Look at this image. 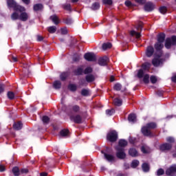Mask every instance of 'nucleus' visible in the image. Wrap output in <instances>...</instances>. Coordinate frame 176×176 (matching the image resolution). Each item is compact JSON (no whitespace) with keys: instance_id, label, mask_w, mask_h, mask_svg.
<instances>
[{"instance_id":"11","label":"nucleus","mask_w":176,"mask_h":176,"mask_svg":"<svg viewBox=\"0 0 176 176\" xmlns=\"http://www.w3.org/2000/svg\"><path fill=\"white\" fill-rule=\"evenodd\" d=\"M102 153H103L104 159H106L107 162H110V163H112V162H115V155L108 154L107 153H104V151H102Z\"/></svg>"},{"instance_id":"52","label":"nucleus","mask_w":176,"mask_h":176,"mask_svg":"<svg viewBox=\"0 0 176 176\" xmlns=\"http://www.w3.org/2000/svg\"><path fill=\"white\" fill-rule=\"evenodd\" d=\"M103 3L104 5H111L112 4V0H102Z\"/></svg>"},{"instance_id":"48","label":"nucleus","mask_w":176,"mask_h":176,"mask_svg":"<svg viewBox=\"0 0 176 176\" xmlns=\"http://www.w3.org/2000/svg\"><path fill=\"white\" fill-rule=\"evenodd\" d=\"M81 94L82 96L87 97V96H89V89H82L81 91Z\"/></svg>"},{"instance_id":"6","label":"nucleus","mask_w":176,"mask_h":176,"mask_svg":"<svg viewBox=\"0 0 176 176\" xmlns=\"http://www.w3.org/2000/svg\"><path fill=\"white\" fill-rule=\"evenodd\" d=\"M176 45V36H173L170 38H166V43H165V47L166 49H170L171 46Z\"/></svg>"},{"instance_id":"44","label":"nucleus","mask_w":176,"mask_h":176,"mask_svg":"<svg viewBox=\"0 0 176 176\" xmlns=\"http://www.w3.org/2000/svg\"><path fill=\"white\" fill-rule=\"evenodd\" d=\"M160 12L162 13V14H164L167 12V8L166 6H162L160 8Z\"/></svg>"},{"instance_id":"10","label":"nucleus","mask_w":176,"mask_h":176,"mask_svg":"<svg viewBox=\"0 0 176 176\" xmlns=\"http://www.w3.org/2000/svg\"><path fill=\"white\" fill-rule=\"evenodd\" d=\"M87 61H96V55L94 53L89 52L84 55Z\"/></svg>"},{"instance_id":"35","label":"nucleus","mask_w":176,"mask_h":176,"mask_svg":"<svg viewBox=\"0 0 176 176\" xmlns=\"http://www.w3.org/2000/svg\"><path fill=\"white\" fill-rule=\"evenodd\" d=\"M83 72V69L82 67H78L74 71L75 75H82Z\"/></svg>"},{"instance_id":"1","label":"nucleus","mask_w":176,"mask_h":176,"mask_svg":"<svg viewBox=\"0 0 176 176\" xmlns=\"http://www.w3.org/2000/svg\"><path fill=\"white\" fill-rule=\"evenodd\" d=\"M30 17V15L25 11L22 12H14L11 15V19L12 20H21V21H27Z\"/></svg>"},{"instance_id":"54","label":"nucleus","mask_w":176,"mask_h":176,"mask_svg":"<svg viewBox=\"0 0 176 176\" xmlns=\"http://www.w3.org/2000/svg\"><path fill=\"white\" fill-rule=\"evenodd\" d=\"M63 8L65 9V10H71V5L69 4H65L63 6Z\"/></svg>"},{"instance_id":"16","label":"nucleus","mask_w":176,"mask_h":176,"mask_svg":"<svg viewBox=\"0 0 176 176\" xmlns=\"http://www.w3.org/2000/svg\"><path fill=\"white\" fill-rule=\"evenodd\" d=\"M155 9V5L152 3H147L144 6V10L146 12H152Z\"/></svg>"},{"instance_id":"60","label":"nucleus","mask_w":176,"mask_h":176,"mask_svg":"<svg viewBox=\"0 0 176 176\" xmlns=\"http://www.w3.org/2000/svg\"><path fill=\"white\" fill-rule=\"evenodd\" d=\"M4 89L5 86L3 85L0 84V93H3Z\"/></svg>"},{"instance_id":"57","label":"nucleus","mask_w":176,"mask_h":176,"mask_svg":"<svg viewBox=\"0 0 176 176\" xmlns=\"http://www.w3.org/2000/svg\"><path fill=\"white\" fill-rule=\"evenodd\" d=\"M74 61H79L80 60V55H77L73 58Z\"/></svg>"},{"instance_id":"13","label":"nucleus","mask_w":176,"mask_h":176,"mask_svg":"<svg viewBox=\"0 0 176 176\" xmlns=\"http://www.w3.org/2000/svg\"><path fill=\"white\" fill-rule=\"evenodd\" d=\"M155 53V49L152 46H148L146 50V56L147 57H152Z\"/></svg>"},{"instance_id":"39","label":"nucleus","mask_w":176,"mask_h":176,"mask_svg":"<svg viewBox=\"0 0 176 176\" xmlns=\"http://www.w3.org/2000/svg\"><path fill=\"white\" fill-rule=\"evenodd\" d=\"M42 121L44 124H47V123L50 122V118H49V117H47V116H43Z\"/></svg>"},{"instance_id":"24","label":"nucleus","mask_w":176,"mask_h":176,"mask_svg":"<svg viewBox=\"0 0 176 176\" xmlns=\"http://www.w3.org/2000/svg\"><path fill=\"white\" fill-rule=\"evenodd\" d=\"M128 119L130 122H132V123L137 122V116H135V114H130Z\"/></svg>"},{"instance_id":"17","label":"nucleus","mask_w":176,"mask_h":176,"mask_svg":"<svg viewBox=\"0 0 176 176\" xmlns=\"http://www.w3.org/2000/svg\"><path fill=\"white\" fill-rule=\"evenodd\" d=\"M129 155L132 157H137L138 156V151L135 148H131L129 151Z\"/></svg>"},{"instance_id":"29","label":"nucleus","mask_w":176,"mask_h":176,"mask_svg":"<svg viewBox=\"0 0 176 176\" xmlns=\"http://www.w3.org/2000/svg\"><path fill=\"white\" fill-rule=\"evenodd\" d=\"M142 168L144 173H148V171H149V165L146 163H144L142 165Z\"/></svg>"},{"instance_id":"55","label":"nucleus","mask_w":176,"mask_h":176,"mask_svg":"<svg viewBox=\"0 0 176 176\" xmlns=\"http://www.w3.org/2000/svg\"><path fill=\"white\" fill-rule=\"evenodd\" d=\"M28 169L27 168H22L21 169V174H28Z\"/></svg>"},{"instance_id":"43","label":"nucleus","mask_w":176,"mask_h":176,"mask_svg":"<svg viewBox=\"0 0 176 176\" xmlns=\"http://www.w3.org/2000/svg\"><path fill=\"white\" fill-rule=\"evenodd\" d=\"M92 72H93V69L90 67H87L84 71V74L85 75H87V74H91Z\"/></svg>"},{"instance_id":"15","label":"nucleus","mask_w":176,"mask_h":176,"mask_svg":"<svg viewBox=\"0 0 176 176\" xmlns=\"http://www.w3.org/2000/svg\"><path fill=\"white\" fill-rule=\"evenodd\" d=\"M174 173H176V164L172 165L166 171V175H171Z\"/></svg>"},{"instance_id":"22","label":"nucleus","mask_w":176,"mask_h":176,"mask_svg":"<svg viewBox=\"0 0 176 176\" xmlns=\"http://www.w3.org/2000/svg\"><path fill=\"white\" fill-rule=\"evenodd\" d=\"M33 9H34V12H38L39 10H42V9H43V5H42L41 3L35 4L33 7Z\"/></svg>"},{"instance_id":"4","label":"nucleus","mask_w":176,"mask_h":176,"mask_svg":"<svg viewBox=\"0 0 176 176\" xmlns=\"http://www.w3.org/2000/svg\"><path fill=\"white\" fill-rule=\"evenodd\" d=\"M156 129V124L155 122H151L146 124V126L142 128V133L144 135L148 137L151 135V129Z\"/></svg>"},{"instance_id":"27","label":"nucleus","mask_w":176,"mask_h":176,"mask_svg":"<svg viewBox=\"0 0 176 176\" xmlns=\"http://www.w3.org/2000/svg\"><path fill=\"white\" fill-rule=\"evenodd\" d=\"M122 102H123L122 101V100H120L119 98H116L113 100L114 105H116V107H120V105H122Z\"/></svg>"},{"instance_id":"53","label":"nucleus","mask_w":176,"mask_h":176,"mask_svg":"<svg viewBox=\"0 0 176 176\" xmlns=\"http://www.w3.org/2000/svg\"><path fill=\"white\" fill-rule=\"evenodd\" d=\"M150 79H151V83H156V82H157V78H156V77L153 76H152Z\"/></svg>"},{"instance_id":"49","label":"nucleus","mask_w":176,"mask_h":176,"mask_svg":"<svg viewBox=\"0 0 176 176\" xmlns=\"http://www.w3.org/2000/svg\"><path fill=\"white\" fill-rule=\"evenodd\" d=\"M163 174H164V170H163V168H160L157 170V176L163 175Z\"/></svg>"},{"instance_id":"9","label":"nucleus","mask_w":176,"mask_h":176,"mask_svg":"<svg viewBox=\"0 0 176 176\" xmlns=\"http://www.w3.org/2000/svg\"><path fill=\"white\" fill-rule=\"evenodd\" d=\"M70 120L72 122H74V123H77L78 124H80L82 123L83 119L82 118V116L79 114H77L76 116H71Z\"/></svg>"},{"instance_id":"23","label":"nucleus","mask_w":176,"mask_h":176,"mask_svg":"<svg viewBox=\"0 0 176 176\" xmlns=\"http://www.w3.org/2000/svg\"><path fill=\"white\" fill-rule=\"evenodd\" d=\"M103 50H108V49H111L112 47V44L111 43H104L102 45Z\"/></svg>"},{"instance_id":"21","label":"nucleus","mask_w":176,"mask_h":176,"mask_svg":"<svg viewBox=\"0 0 176 176\" xmlns=\"http://www.w3.org/2000/svg\"><path fill=\"white\" fill-rule=\"evenodd\" d=\"M12 171L14 176H20L21 175V170H20V169H19V167H17V166L14 167L12 168Z\"/></svg>"},{"instance_id":"19","label":"nucleus","mask_w":176,"mask_h":176,"mask_svg":"<svg viewBox=\"0 0 176 176\" xmlns=\"http://www.w3.org/2000/svg\"><path fill=\"white\" fill-rule=\"evenodd\" d=\"M50 20L54 22V23L57 25V24L60 23V21L58 20V16L57 15L54 14L50 17Z\"/></svg>"},{"instance_id":"3","label":"nucleus","mask_w":176,"mask_h":176,"mask_svg":"<svg viewBox=\"0 0 176 176\" xmlns=\"http://www.w3.org/2000/svg\"><path fill=\"white\" fill-rule=\"evenodd\" d=\"M7 5L8 8H13L15 12H25V8L17 5L14 0H7Z\"/></svg>"},{"instance_id":"12","label":"nucleus","mask_w":176,"mask_h":176,"mask_svg":"<svg viewBox=\"0 0 176 176\" xmlns=\"http://www.w3.org/2000/svg\"><path fill=\"white\" fill-rule=\"evenodd\" d=\"M173 148L171 143H164L160 146V151H170Z\"/></svg>"},{"instance_id":"40","label":"nucleus","mask_w":176,"mask_h":176,"mask_svg":"<svg viewBox=\"0 0 176 176\" xmlns=\"http://www.w3.org/2000/svg\"><path fill=\"white\" fill-rule=\"evenodd\" d=\"M142 68L144 69V71H146L147 69H149L151 68V63H145L142 65Z\"/></svg>"},{"instance_id":"31","label":"nucleus","mask_w":176,"mask_h":176,"mask_svg":"<svg viewBox=\"0 0 176 176\" xmlns=\"http://www.w3.org/2000/svg\"><path fill=\"white\" fill-rule=\"evenodd\" d=\"M47 30L50 34H54L57 31V28L56 26H50L47 28Z\"/></svg>"},{"instance_id":"47","label":"nucleus","mask_w":176,"mask_h":176,"mask_svg":"<svg viewBox=\"0 0 176 176\" xmlns=\"http://www.w3.org/2000/svg\"><path fill=\"white\" fill-rule=\"evenodd\" d=\"M144 76V70L142 69H140L138 72V78H142Z\"/></svg>"},{"instance_id":"51","label":"nucleus","mask_w":176,"mask_h":176,"mask_svg":"<svg viewBox=\"0 0 176 176\" xmlns=\"http://www.w3.org/2000/svg\"><path fill=\"white\" fill-rule=\"evenodd\" d=\"M61 34L62 35H67V34H68V30H67V28H63L61 29Z\"/></svg>"},{"instance_id":"50","label":"nucleus","mask_w":176,"mask_h":176,"mask_svg":"<svg viewBox=\"0 0 176 176\" xmlns=\"http://www.w3.org/2000/svg\"><path fill=\"white\" fill-rule=\"evenodd\" d=\"M166 141L167 142H169L170 144H173L175 142V140H174V138L173 137H168L166 138Z\"/></svg>"},{"instance_id":"46","label":"nucleus","mask_w":176,"mask_h":176,"mask_svg":"<svg viewBox=\"0 0 176 176\" xmlns=\"http://www.w3.org/2000/svg\"><path fill=\"white\" fill-rule=\"evenodd\" d=\"M143 82L146 84L149 83V75L146 74L144 76Z\"/></svg>"},{"instance_id":"42","label":"nucleus","mask_w":176,"mask_h":176,"mask_svg":"<svg viewBox=\"0 0 176 176\" xmlns=\"http://www.w3.org/2000/svg\"><path fill=\"white\" fill-rule=\"evenodd\" d=\"M115 112V109H107L106 110V114L107 115V116H112V115H113V113Z\"/></svg>"},{"instance_id":"41","label":"nucleus","mask_w":176,"mask_h":176,"mask_svg":"<svg viewBox=\"0 0 176 176\" xmlns=\"http://www.w3.org/2000/svg\"><path fill=\"white\" fill-rule=\"evenodd\" d=\"M7 96H8V98H9V100H14V93H13L12 91H8L7 94Z\"/></svg>"},{"instance_id":"2","label":"nucleus","mask_w":176,"mask_h":176,"mask_svg":"<svg viewBox=\"0 0 176 176\" xmlns=\"http://www.w3.org/2000/svg\"><path fill=\"white\" fill-rule=\"evenodd\" d=\"M164 39H166V34L164 33H161L157 36V42L155 44L154 47L157 50V52H160V50L164 47L163 45V42H164Z\"/></svg>"},{"instance_id":"36","label":"nucleus","mask_w":176,"mask_h":176,"mask_svg":"<svg viewBox=\"0 0 176 176\" xmlns=\"http://www.w3.org/2000/svg\"><path fill=\"white\" fill-rule=\"evenodd\" d=\"M91 9L92 10H97L98 9H100V3H94L92 4L91 6Z\"/></svg>"},{"instance_id":"25","label":"nucleus","mask_w":176,"mask_h":176,"mask_svg":"<svg viewBox=\"0 0 176 176\" xmlns=\"http://www.w3.org/2000/svg\"><path fill=\"white\" fill-rule=\"evenodd\" d=\"M130 35L131 36H135L136 38H140L141 34L140 32H135V30H132L130 32Z\"/></svg>"},{"instance_id":"18","label":"nucleus","mask_w":176,"mask_h":176,"mask_svg":"<svg viewBox=\"0 0 176 176\" xmlns=\"http://www.w3.org/2000/svg\"><path fill=\"white\" fill-rule=\"evenodd\" d=\"M85 80L88 83H91V82L96 80V77L93 74H88L85 76Z\"/></svg>"},{"instance_id":"30","label":"nucleus","mask_w":176,"mask_h":176,"mask_svg":"<svg viewBox=\"0 0 176 176\" xmlns=\"http://www.w3.org/2000/svg\"><path fill=\"white\" fill-rule=\"evenodd\" d=\"M141 151L142 153H149L150 152L149 147H148L147 146H142L141 147Z\"/></svg>"},{"instance_id":"37","label":"nucleus","mask_w":176,"mask_h":176,"mask_svg":"<svg viewBox=\"0 0 176 176\" xmlns=\"http://www.w3.org/2000/svg\"><path fill=\"white\" fill-rule=\"evenodd\" d=\"M139 164H140V161L137 160H134L133 161H132L131 167H133V168H135V167H138Z\"/></svg>"},{"instance_id":"7","label":"nucleus","mask_w":176,"mask_h":176,"mask_svg":"<svg viewBox=\"0 0 176 176\" xmlns=\"http://www.w3.org/2000/svg\"><path fill=\"white\" fill-rule=\"evenodd\" d=\"M117 153L116 156L118 159H126V153H124V148L122 147L116 148Z\"/></svg>"},{"instance_id":"28","label":"nucleus","mask_w":176,"mask_h":176,"mask_svg":"<svg viewBox=\"0 0 176 176\" xmlns=\"http://www.w3.org/2000/svg\"><path fill=\"white\" fill-rule=\"evenodd\" d=\"M69 131L68 129H63L60 131V135L62 137H68Z\"/></svg>"},{"instance_id":"63","label":"nucleus","mask_w":176,"mask_h":176,"mask_svg":"<svg viewBox=\"0 0 176 176\" xmlns=\"http://www.w3.org/2000/svg\"><path fill=\"white\" fill-rule=\"evenodd\" d=\"M136 29L138 30H142V24L139 23L138 25L136 27Z\"/></svg>"},{"instance_id":"5","label":"nucleus","mask_w":176,"mask_h":176,"mask_svg":"<svg viewBox=\"0 0 176 176\" xmlns=\"http://www.w3.org/2000/svg\"><path fill=\"white\" fill-rule=\"evenodd\" d=\"M107 140L110 141V142H115L118 140V132L116 131H110L107 134Z\"/></svg>"},{"instance_id":"58","label":"nucleus","mask_w":176,"mask_h":176,"mask_svg":"<svg viewBox=\"0 0 176 176\" xmlns=\"http://www.w3.org/2000/svg\"><path fill=\"white\" fill-rule=\"evenodd\" d=\"M135 1L138 3H140V5H144V3H145V2H146L145 0H135Z\"/></svg>"},{"instance_id":"45","label":"nucleus","mask_w":176,"mask_h":176,"mask_svg":"<svg viewBox=\"0 0 176 176\" xmlns=\"http://www.w3.org/2000/svg\"><path fill=\"white\" fill-rule=\"evenodd\" d=\"M67 76H68V73L64 72L60 74V78L62 80H65V79H67Z\"/></svg>"},{"instance_id":"38","label":"nucleus","mask_w":176,"mask_h":176,"mask_svg":"<svg viewBox=\"0 0 176 176\" xmlns=\"http://www.w3.org/2000/svg\"><path fill=\"white\" fill-rule=\"evenodd\" d=\"M72 109L73 112L78 113V112H80V107L78 105H74L72 107Z\"/></svg>"},{"instance_id":"8","label":"nucleus","mask_w":176,"mask_h":176,"mask_svg":"<svg viewBox=\"0 0 176 176\" xmlns=\"http://www.w3.org/2000/svg\"><path fill=\"white\" fill-rule=\"evenodd\" d=\"M162 56V52H160V54L157 55V54H155V58L152 60V64L154 65V67H159L160 64L162 63V60L158 59L160 58V56Z\"/></svg>"},{"instance_id":"56","label":"nucleus","mask_w":176,"mask_h":176,"mask_svg":"<svg viewBox=\"0 0 176 176\" xmlns=\"http://www.w3.org/2000/svg\"><path fill=\"white\" fill-rule=\"evenodd\" d=\"M65 24H72L73 21L71 19L68 18L65 20Z\"/></svg>"},{"instance_id":"64","label":"nucleus","mask_w":176,"mask_h":176,"mask_svg":"<svg viewBox=\"0 0 176 176\" xmlns=\"http://www.w3.org/2000/svg\"><path fill=\"white\" fill-rule=\"evenodd\" d=\"M85 83H86L85 80H80V86H83L85 85Z\"/></svg>"},{"instance_id":"33","label":"nucleus","mask_w":176,"mask_h":176,"mask_svg":"<svg viewBox=\"0 0 176 176\" xmlns=\"http://www.w3.org/2000/svg\"><path fill=\"white\" fill-rule=\"evenodd\" d=\"M54 89H60L61 87V82L59 80H56L54 82Z\"/></svg>"},{"instance_id":"20","label":"nucleus","mask_w":176,"mask_h":176,"mask_svg":"<svg viewBox=\"0 0 176 176\" xmlns=\"http://www.w3.org/2000/svg\"><path fill=\"white\" fill-rule=\"evenodd\" d=\"M13 127L14 129V130H21V129H23V123H21V122H18L16 123H14L13 124Z\"/></svg>"},{"instance_id":"14","label":"nucleus","mask_w":176,"mask_h":176,"mask_svg":"<svg viewBox=\"0 0 176 176\" xmlns=\"http://www.w3.org/2000/svg\"><path fill=\"white\" fill-rule=\"evenodd\" d=\"M98 64L99 65H101L102 67H104L108 64V57L103 56L98 60Z\"/></svg>"},{"instance_id":"61","label":"nucleus","mask_w":176,"mask_h":176,"mask_svg":"<svg viewBox=\"0 0 176 176\" xmlns=\"http://www.w3.org/2000/svg\"><path fill=\"white\" fill-rule=\"evenodd\" d=\"M125 5H126V6H132V3H131V1H125Z\"/></svg>"},{"instance_id":"32","label":"nucleus","mask_w":176,"mask_h":176,"mask_svg":"<svg viewBox=\"0 0 176 176\" xmlns=\"http://www.w3.org/2000/svg\"><path fill=\"white\" fill-rule=\"evenodd\" d=\"M114 90L116 91H120L122 90V85L120 83H116L113 87Z\"/></svg>"},{"instance_id":"34","label":"nucleus","mask_w":176,"mask_h":176,"mask_svg":"<svg viewBox=\"0 0 176 176\" xmlns=\"http://www.w3.org/2000/svg\"><path fill=\"white\" fill-rule=\"evenodd\" d=\"M68 89H69L71 90V91H76V85L75 84H69L68 86Z\"/></svg>"},{"instance_id":"62","label":"nucleus","mask_w":176,"mask_h":176,"mask_svg":"<svg viewBox=\"0 0 176 176\" xmlns=\"http://www.w3.org/2000/svg\"><path fill=\"white\" fill-rule=\"evenodd\" d=\"M37 41L38 42H41V41H43V36L38 35L37 36Z\"/></svg>"},{"instance_id":"59","label":"nucleus","mask_w":176,"mask_h":176,"mask_svg":"<svg viewBox=\"0 0 176 176\" xmlns=\"http://www.w3.org/2000/svg\"><path fill=\"white\" fill-rule=\"evenodd\" d=\"M5 170H6L5 166L2 164H0V171H1V173H3V171H5Z\"/></svg>"},{"instance_id":"26","label":"nucleus","mask_w":176,"mask_h":176,"mask_svg":"<svg viewBox=\"0 0 176 176\" xmlns=\"http://www.w3.org/2000/svg\"><path fill=\"white\" fill-rule=\"evenodd\" d=\"M127 146V141L124 140H120L119 141V146L118 147L119 148H123L124 146Z\"/></svg>"}]
</instances>
